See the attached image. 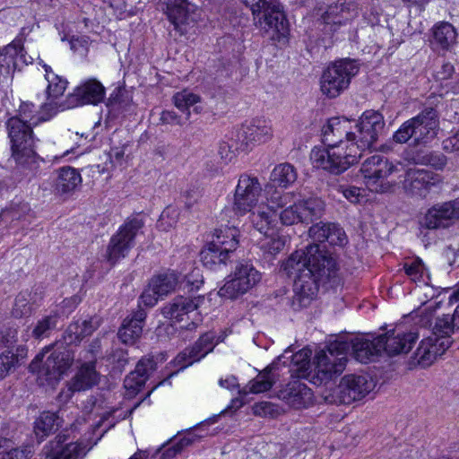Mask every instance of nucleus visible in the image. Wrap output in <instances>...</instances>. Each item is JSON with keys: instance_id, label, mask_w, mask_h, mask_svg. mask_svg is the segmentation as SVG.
Listing matches in <instances>:
<instances>
[{"instance_id": "0e129e2a", "label": "nucleus", "mask_w": 459, "mask_h": 459, "mask_svg": "<svg viewBox=\"0 0 459 459\" xmlns=\"http://www.w3.org/2000/svg\"><path fill=\"white\" fill-rule=\"evenodd\" d=\"M161 449H163V451L159 459H174L181 453L173 442L168 447H165V445H163L160 447V450Z\"/></svg>"}, {"instance_id": "09e8293b", "label": "nucleus", "mask_w": 459, "mask_h": 459, "mask_svg": "<svg viewBox=\"0 0 459 459\" xmlns=\"http://www.w3.org/2000/svg\"><path fill=\"white\" fill-rule=\"evenodd\" d=\"M200 97L186 90L178 91L173 96L174 105L183 113H186V119L190 117V107L200 102Z\"/></svg>"}, {"instance_id": "7ed1b4c3", "label": "nucleus", "mask_w": 459, "mask_h": 459, "mask_svg": "<svg viewBox=\"0 0 459 459\" xmlns=\"http://www.w3.org/2000/svg\"><path fill=\"white\" fill-rule=\"evenodd\" d=\"M351 122L346 118L332 117L323 127L325 148L314 147L310 160L314 167L331 174L340 175L356 164L357 147L351 143Z\"/></svg>"}, {"instance_id": "2eb2a0df", "label": "nucleus", "mask_w": 459, "mask_h": 459, "mask_svg": "<svg viewBox=\"0 0 459 459\" xmlns=\"http://www.w3.org/2000/svg\"><path fill=\"white\" fill-rule=\"evenodd\" d=\"M459 218V203H437L419 220L420 229L436 230L447 227L449 221Z\"/></svg>"}, {"instance_id": "423d86ee", "label": "nucleus", "mask_w": 459, "mask_h": 459, "mask_svg": "<svg viewBox=\"0 0 459 459\" xmlns=\"http://www.w3.org/2000/svg\"><path fill=\"white\" fill-rule=\"evenodd\" d=\"M385 120L382 114L374 110L365 111L351 131V143L357 147L356 163L367 150L376 149L379 135L383 133Z\"/></svg>"}, {"instance_id": "79ce46f5", "label": "nucleus", "mask_w": 459, "mask_h": 459, "mask_svg": "<svg viewBox=\"0 0 459 459\" xmlns=\"http://www.w3.org/2000/svg\"><path fill=\"white\" fill-rule=\"evenodd\" d=\"M82 183L81 174L74 168L63 167L57 171L56 190L60 193H70Z\"/></svg>"}, {"instance_id": "a19ab883", "label": "nucleus", "mask_w": 459, "mask_h": 459, "mask_svg": "<svg viewBox=\"0 0 459 459\" xmlns=\"http://www.w3.org/2000/svg\"><path fill=\"white\" fill-rule=\"evenodd\" d=\"M25 64L32 63V57L28 60L23 54V48L20 40H14L0 50V66L10 68L17 66V61Z\"/></svg>"}, {"instance_id": "6ab92c4d", "label": "nucleus", "mask_w": 459, "mask_h": 459, "mask_svg": "<svg viewBox=\"0 0 459 459\" xmlns=\"http://www.w3.org/2000/svg\"><path fill=\"white\" fill-rule=\"evenodd\" d=\"M221 341L220 338L216 339V335L213 332H207L203 334L190 349H186L176 358L178 364L181 365L179 370L204 358L208 353L213 351L214 347Z\"/></svg>"}, {"instance_id": "37998d69", "label": "nucleus", "mask_w": 459, "mask_h": 459, "mask_svg": "<svg viewBox=\"0 0 459 459\" xmlns=\"http://www.w3.org/2000/svg\"><path fill=\"white\" fill-rule=\"evenodd\" d=\"M180 282V274L175 271H168L152 278L151 286L162 298L173 291Z\"/></svg>"}, {"instance_id": "f8f14e48", "label": "nucleus", "mask_w": 459, "mask_h": 459, "mask_svg": "<svg viewBox=\"0 0 459 459\" xmlns=\"http://www.w3.org/2000/svg\"><path fill=\"white\" fill-rule=\"evenodd\" d=\"M298 178V173L290 163H281L271 172L269 182L264 188L266 201H281L284 189L290 186Z\"/></svg>"}, {"instance_id": "ddd939ff", "label": "nucleus", "mask_w": 459, "mask_h": 459, "mask_svg": "<svg viewBox=\"0 0 459 459\" xmlns=\"http://www.w3.org/2000/svg\"><path fill=\"white\" fill-rule=\"evenodd\" d=\"M324 212V203H293L281 211L278 217L284 225L309 223L321 218Z\"/></svg>"}, {"instance_id": "c9c22d12", "label": "nucleus", "mask_w": 459, "mask_h": 459, "mask_svg": "<svg viewBox=\"0 0 459 459\" xmlns=\"http://www.w3.org/2000/svg\"><path fill=\"white\" fill-rule=\"evenodd\" d=\"M239 230L235 226H221L214 230L212 243L227 252L234 254L238 247Z\"/></svg>"}, {"instance_id": "bb28decb", "label": "nucleus", "mask_w": 459, "mask_h": 459, "mask_svg": "<svg viewBox=\"0 0 459 459\" xmlns=\"http://www.w3.org/2000/svg\"><path fill=\"white\" fill-rule=\"evenodd\" d=\"M381 342L378 336L374 339L368 335L353 338L351 342L353 357L361 363H368L382 351Z\"/></svg>"}, {"instance_id": "c756f323", "label": "nucleus", "mask_w": 459, "mask_h": 459, "mask_svg": "<svg viewBox=\"0 0 459 459\" xmlns=\"http://www.w3.org/2000/svg\"><path fill=\"white\" fill-rule=\"evenodd\" d=\"M143 223L136 218L127 220L117 232V260L125 257L134 246V239Z\"/></svg>"}, {"instance_id": "aec40b11", "label": "nucleus", "mask_w": 459, "mask_h": 459, "mask_svg": "<svg viewBox=\"0 0 459 459\" xmlns=\"http://www.w3.org/2000/svg\"><path fill=\"white\" fill-rule=\"evenodd\" d=\"M105 89L95 79H90L77 86L74 92L67 97L66 107L72 108L85 104L96 105L104 99Z\"/></svg>"}, {"instance_id": "6e6d98bb", "label": "nucleus", "mask_w": 459, "mask_h": 459, "mask_svg": "<svg viewBox=\"0 0 459 459\" xmlns=\"http://www.w3.org/2000/svg\"><path fill=\"white\" fill-rule=\"evenodd\" d=\"M411 137L414 138L410 120L405 121L393 134V140L397 143H405Z\"/></svg>"}, {"instance_id": "680f3d73", "label": "nucleus", "mask_w": 459, "mask_h": 459, "mask_svg": "<svg viewBox=\"0 0 459 459\" xmlns=\"http://www.w3.org/2000/svg\"><path fill=\"white\" fill-rule=\"evenodd\" d=\"M435 309L430 306L427 307L423 311L420 312V319L417 322L421 327H427L430 325V321L432 319Z\"/></svg>"}, {"instance_id": "1a4fd4ad", "label": "nucleus", "mask_w": 459, "mask_h": 459, "mask_svg": "<svg viewBox=\"0 0 459 459\" xmlns=\"http://www.w3.org/2000/svg\"><path fill=\"white\" fill-rule=\"evenodd\" d=\"M65 434L57 435L43 449L45 459H80L86 454V446L78 443L67 442ZM30 450L12 448L1 459H30Z\"/></svg>"}, {"instance_id": "f257e3e1", "label": "nucleus", "mask_w": 459, "mask_h": 459, "mask_svg": "<svg viewBox=\"0 0 459 459\" xmlns=\"http://www.w3.org/2000/svg\"><path fill=\"white\" fill-rule=\"evenodd\" d=\"M282 271L293 280V291L301 305L306 306L317 293L319 284L334 278L336 262L317 244L297 250L282 263Z\"/></svg>"}, {"instance_id": "cd10ccee", "label": "nucleus", "mask_w": 459, "mask_h": 459, "mask_svg": "<svg viewBox=\"0 0 459 459\" xmlns=\"http://www.w3.org/2000/svg\"><path fill=\"white\" fill-rule=\"evenodd\" d=\"M146 317V312L138 308L131 316L125 318L117 336L126 345H134L143 332V323Z\"/></svg>"}, {"instance_id": "3c124183", "label": "nucleus", "mask_w": 459, "mask_h": 459, "mask_svg": "<svg viewBox=\"0 0 459 459\" xmlns=\"http://www.w3.org/2000/svg\"><path fill=\"white\" fill-rule=\"evenodd\" d=\"M285 246V240L281 237H265L260 242V247L264 253L276 255L281 252Z\"/></svg>"}, {"instance_id": "0eeeda50", "label": "nucleus", "mask_w": 459, "mask_h": 459, "mask_svg": "<svg viewBox=\"0 0 459 459\" xmlns=\"http://www.w3.org/2000/svg\"><path fill=\"white\" fill-rule=\"evenodd\" d=\"M346 349V343L335 342L332 343L327 350H320L316 352L313 361L315 384L321 385L343 371L347 362L344 353Z\"/></svg>"}, {"instance_id": "4be33fe9", "label": "nucleus", "mask_w": 459, "mask_h": 459, "mask_svg": "<svg viewBox=\"0 0 459 459\" xmlns=\"http://www.w3.org/2000/svg\"><path fill=\"white\" fill-rule=\"evenodd\" d=\"M156 368L157 363L153 357L142 358L137 362L135 369L130 372L124 380L126 396L134 397Z\"/></svg>"}, {"instance_id": "c85d7f7f", "label": "nucleus", "mask_w": 459, "mask_h": 459, "mask_svg": "<svg viewBox=\"0 0 459 459\" xmlns=\"http://www.w3.org/2000/svg\"><path fill=\"white\" fill-rule=\"evenodd\" d=\"M351 5H352L351 3H341L328 6L321 16L324 23L323 30L326 33H334L340 27L345 25L351 17Z\"/></svg>"}, {"instance_id": "4c0bfd02", "label": "nucleus", "mask_w": 459, "mask_h": 459, "mask_svg": "<svg viewBox=\"0 0 459 459\" xmlns=\"http://www.w3.org/2000/svg\"><path fill=\"white\" fill-rule=\"evenodd\" d=\"M403 159L408 164L430 165L436 169H441L446 164L443 155L424 150L406 151Z\"/></svg>"}, {"instance_id": "5701e85b", "label": "nucleus", "mask_w": 459, "mask_h": 459, "mask_svg": "<svg viewBox=\"0 0 459 459\" xmlns=\"http://www.w3.org/2000/svg\"><path fill=\"white\" fill-rule=\"evenodd\" d=\"M311 239L316 242L327 241L332 246L344 247L348 243V237L344 230L334 222H317L308 230Z\"/></svg>"}, {"instance_id": "393cba45", "label": "nucleus", "mask_w": 459, "mask_h": 459, "mask_svg": "<svg viewBox=\"0 0 459 459\" xmlns=\"http://www.w3.org/2000/svg\"><path fill=\"white\" fill-rule=\"evenodd\" d=\"M441 181L439 174L419 169H409L403 183L404 189L411 195H421V191Z\"/></svg>"}, {"instance_id": "f3484780", "label": "nucleus", "mask_w": 459, "mask_h": 459, "mask_svg": "<svg viewBox=\"0 0 459 459\" xmlns=\"http://www.w3.org/2000/svg\"><path fill=\"white\" fill-rule=\"evenodd\" d=\"M418 337L417 333L407 332L403 326H396L394 329L378 336L379 340L382 341V351H385L390 356L408 352Z\"/></svg>"}, {"instance_id": "bf43d9fd", "label": "nucleus", "mask_w": 459, "mask_h": 459, "mask_svg": "<svg viewBox=\"0 0 459 459\" xmlns=\"http://www.w3.org/2000/svg\"><path fill=\"white\" fill-rule=\"evenodd\" d=\"M292 363L295 365L300 364L299 369L305 376L307 368H309V356L307 351H301L292 355Z\"/></svg>"}, {"instance_id": "a18cd8bd", "label": "nucleus", "mask_w": 459, "mask_h": 459, "mask_svg": "<svg viewBox=\"0 0 459 459\" xmlns=\"http://www.w3.org/2000/svg\"><path fill=\"white\" fill-rule=\"evenodd\" d=\"M27 357L24 346L16 348V352L7 351L0 355V379L4 378L12 368L18 366Z\"/></svg>"}, {"instance_id": "2f4dec72", "label": "nucleus", "mask_w": 459, "mask_h": 459, "mask_svg": "<svg viewBox=\"0 0 459 459\" xmlns=\"http://www.w3.org/2000/svg\"><path fill=\"white\" fill-rule=\"evenodd\" d=\"M166 5V14L175 30H180L181 25L194 21L193 14L195 7L187 0H167Z\"/></svg>"}, {"instance_id": "6e6552de", "label": "nucleus", "mask_w": 459, "mask_h": 459, "mask_svg": "<svg viewBox=\"0 0 459 459\" xmlns=\"http://www.w3.org/2000/svg\"><path fill=\"white\" fill-rule=\"evenodd\" d=\"M32 126L20 117H11L6 123L11 142L12 157L19 164H25L35 158V140Z\"/></svg>"}, {"instance_id": "ea45409f", "label": "nucleus", "mask_w": 459, "mask_h": 459, "mask_svg": "<svg viewBox=\"0 0 459 459\" xmlns=\"http://www.w3.org/2000/svg\"><path fill=\"white\" fill-rule=\"evenodd\" d=\"M278 213L266 203H261L256 211L251 212V221L260 233L266 235L270 226L276 221Z\"/></svg>"}, {"instance_id": "f704fd0d", "label": "nucleus", "mask_w": 459, "mask_h": 459, "mask_svg": "<svg viewBox=\"0 0 459 459\" xmlns=\"http://www.w3.org/2000/svg\"><path fill=\"white\" fill-rule=\"evenodd\" d=\"M232 253L227 252L219 247H213L212 242L208 243L201 251L200 257L203 264L210 270H217L225 266L230 260Z\"/></svg>"}, {"instance_id": "473e14b6", "label": "nucleus", "mask_w": 459, "mask_h": 459, "mask_svg": "<svg viewBox=\"0 0 459 459\" xmlns=\"http://www.w3.org/2000/svg\"><path fill=\"white\" fill-rule=\"evenodd\" d=\"M394 170V166L385 160L383 156L375 154L368 158L361 167L365 178L381 180L386 178Z\"/></svg>"}, {"instance_id": "a211bd4d", "label": "nucleus", "mask_w": 459, "mask_h": 459, "mask_svg": "<svg viewBox=\"0 0 459 459\" xmlns=\"http://www.w3.org/2000/svg\"><path fill=\"white\" fill-rule=\"evenodd\" d=\"M409 120L413 130L414 141L418 143H426L436 137L438 129V119L434 108H425Z\"/></svg>"}, {"instance_id": "7c9ffc66", "label": "nucleus", "mask_w": 459, "mask_h": 459, "mask_svg": "<svg viewBox=\"0 0 459 459\" xmlns=\"http://www.w3.org/2000/svg\"><path fill=\"white\" fill-rule=\"evenodd\" d=\"M99 374L95 370L92 361L83 363L74 377L68 383V395L74 392H82L91 389L98 384Z\"/></svg>"}, {"instance_id": "5fc2aeb1", "label": "nucleus", "mask_w": 459, "mask_h": 459, "mask_svg": "<svg viewBox=\"0 0 459 459\" xmlns=\"http://www.w3.org/2000/svg\"><path fill=\"white\" fill-rule=\"evenodd\" d=\"M406 274L411 281H417L422 278L424 273V264L421 260L415 259L410 263H405L403 265Z\"/></svg>"}, {"instance_id": "052dcab7", "label": "nucleus", "mask_w": 459, "mask_h": 459, "mask_svg": "<svg viewBox=\"0 0 459 459\" xmlns=\"http://www.w3.org/2000/svg\"><path fill=\"white\" fill-rule=\"evenodd\" d=\"M160 120L162 124L181 126L183 121L174 111L164 110L160 114Z\"/></svg>"}, {"instance_id": "4d7b16f0", "label": "nucleus", "mask_w": 459, "mask_h": 459, "mask_svg": "<svg viewBox=\"0 0 459 459\" xmlns=\"http://www.w3.org/2000/svg\"><path fill=\"white\" fill-rule=\"evenodd\" d=\"M160 299H163L158 295L153 290V287L149 283L148 288L144 290L139 299V303L146 307H152L156 305Z\"/></svg>"}, {"instance_id": "49530a36", "label": "nucleus", "mask_w": 459, "mask_h": 459, "mask_svg": "<svg viewBox=\"0 0 459 459\" xmlns=\"http://www.w3.org/2000/svg\"><path fill=\"white\" fill-rule=\"evenodd\" d=\"M55 114H50V110H42V105L40 106V111L35 110V106L32 103H22L19 108L20 117L25 121V123L37 126L42 121L50 119Z\"/></svg>"}, {"instance_id": "58836bf2", "label": "nucleus", "mask_w": 459, "mask_h": 459, "mask_svg": "<svg viewBox=\"0 0 459 459\" xmlns=\"http://www.w3.org/2000/svg\"><path fill=\"white\" fill-rule=\"evenodd\" d=\"M62 419L56 412L43 411L34 422V432L41 440L62 426Z\"/></svg>"}, {"instance_id": "f03ea898", "label": "nucleus", "mask_w": 459, "mask_h": 459, "mask_svg": "<svg viewBox=\"0 0 459 459\" xmlns=\"http://www.w3.org/2000/svg\"><path fill=\"white\" fill-rule=\"evenodd\" d=\"M100 325V320L96 316L78 320L68 326L63 340L56 341L39 353L29 368L30 372L37 373L40 385L56 384L74 361V352L71 345L80 343L83 338L91 335Z\"/></svg>"}, {"instance_id": "774afa93", "label": "nucleus", "mask_w": 459, "mask_h": 459, "mask_svg": "<svg viewBox=\"0 0 459 459\" xmlns=\"http://www.w3.org/2000/svg\"><path fill=\"white\" fill-rule=\"evenodd\" d=\"M254 413L260 416H265L272 411V405L270 403L262 402L254 405Z\"/></svg>"}, {"instance_id": "20e7f679", "label": "nucleus", "mask_w": 459, "mask_h": 459, "mask_svg": "<svg viewBox=\"0 0 459 459\" xmlns=\"http://www.w3.org/2000/svg\"><path fill=\"white\" fill-rule=\"evenodd\" d=\"M253 15L254 23L272 40L281 41L288 34V21L277 0H242Z\"/></svg>"}, {"instance_id": "a878e982", "label": "nucleus", "mask_w": 459, "mask_h": 459, "mask_svg": "<svg viewBox=\"0 0 459 459\" xmlns=\"http://www.w3.org/2000/svg\"><path fill=\"white\" fill-rule=\"evenodd\" d=\"M279 397L295 409L307 407L312 403L313 393L299 380H293L280 391Z\"/></svg>"}, {"instance_id": "9d476101", "label": "nucleus", "mask_w": 459, "mask_h": 459, "mask_svg": "<svg viewBox=\"0 0 459 459\" xmlns=\"http://www.w3.org/2000/svg\"><path fill=\"white\" fill-rule=\"evenodd\" d=\"M375 382L366 375L344 376L340 384L325 396L329 403L350 404L361 400L375 388Z\"/></svg>"}, {"instance_id": "e2e57ef3", "label": "nucleus", "mask_w": 459, "mask_h": 459, "mask_svg": "<svg viewBox=\"0 0 459 459\" xmlns=\"http://www.w3.org/2000/svg\"><path fill=\"white\" fill-rule=\"evenodd\" d=\"M443 148L449 152L459 151V131L455 135L443 141Z\"/></svg>"}, {"instance_id": "c03bdc74", "label": "nucleus", "mask_w": 459, "mask_h": 459, "mask_svg": "<svg viewBox=\"0 0 459 459\" xmlns=\"http://www.w3.org/2000/svg\"><path fill=\"white\" fill-rule=\"evenodd\" d=\"M219 417H220V415H214V416L204 420L203 422L196 425L193 429H188L186 432L185 436L182 437L180 439H178V441H172V442L176 445V446L179 449V451L182 452L185 447L190 446L196 440H199L202 437H204L205 436H207L208 432H204V428L205 426L215 423Z\"/></svg>"}, {"instance_id": "8fccbe9b", "label": "nucleus", "mask_w": 459, "mask_h": 459, "mask_svg": "<svg viewBox=\"0 0 459 459\" xmlns=\"http://www.w3.org/2000/svg\"><path fill=\"white\" fill-rule=\"evenodd\" d=\"M57 315H48L39 320L32 331V336L35 339H43L48 337L51 331L56 327Z\"/></svg>"}, {"instance_id": "412c9836", "label": "nucleus", "mask_w": 459, "mask_h": 459, "mask_svg": "<svg viewBox=\"0 0 459 459\" xmlns=\"http://www.w3.org/2000/svg\"><path fill=\"white\" fill-rule=\"evenodd\" d=\"M451 343L452 341L448 339L438 342L437 337L428 336L420 342L412 357V362L422 368L429 367L450 347Z\"/></svg>"}, {"instance_id": "de8ad7c7", "label": "nucleus", "mask_w": 459, "mask_h": 459, "mask_svg": "<svg viewBox=\"0 0 459 459\" xmlns=\"http://www.w3.org/2000/svg\"><path fill=\"white\" fill-rule=\"evenodd\" d=\"M273 383L274 379L271 374V370L267 368L264 372L251 380L242 393L246 394L247 393L259 394L266 392L271 389Z\"/></svg>"}, {"instance_id": "4468645a", "label": "nucleus", "mask_w": 459, "mask_h": 459, "mask_svg": "<svg viewBox=\"0 0 459 459\" xmlns=\"http://www.w3.org/2000/svg\"><path fill=\"white\" fill-rule=\"evenodd\" d=\"M42 66L45 70V78L48 82L47 101L42 104V110L48 109L50 110V114L56 115L60 110L69 108L66 107L67 100L65 102L59 100L66 89L67 81L55 74L49 65L42 64Z\"/></svg>"}, {"instance_id": "e433bc0d", "label": "nucleus", "mask_w": 459, "mask_h": 459, "mask_svg": "<svg viewBox=\"0 0 459 459\" xmlns=\"http://www.w3.org/2000/svg\"><path fill=\"white\" fill-rule=\"evenodd\" d=\"M457 33L449 22H440L432 29L431 45L443 50H448L455 43Z\"/></svg>"}, {"instance_id": "603ef678", "label": "nucleus", "mask_w": 459, "mask_h": 459, "mask_svg": "<svg viewBox=\"0 0 459 459\" xmlns=\"http://www.w3.org/2000/svg\"><path fill=\"white\" fill-rule=\"evenodd\" d=\"M32 310L31 305L30 304L25 294H19L14 302L13 308V315L14 317L21 318L30 315Z\"/></svg>"}, {"instance_id": "864d4df0", "label": "nucleus", "mask_w": 459, "mask_h": 459, "mask_svg": "<svg viewBox=\"0 0 459 459\" xmlns=\"http://www.w3.org/2000/svg\"><path fill=\"white\" fill-rule=\"evenodd\" d=\"M179 283H184V289L188 290H197L203 285V275L199 269L195 268L191 273L184 276L183 280L180 279Z\"/></svg>"}, {"instance_id": "13d9d810", "label": "nucleus", "mask_w": 459, "mask_h": 459, "mask_svg": "<svg viewBox=\"0 0 459 459\" xmlns=\"http://www.w3.org/2000/svg\"><path fill=\"white\" fill-rule=\"evenodd\" d=\"M339 190L342 193L343 197H345L346 199L355 197L356 199L359 200V198H363L367 193V189L357 187L354 186H341Z\"/></svg>"}, {"instance_id": "69168bd1", "label": "nucleus", "mask_w": 459, "mask_h": 459, "mask_svg": "<svg viewBox=\"0 0 459 459\" xmlns=\"http://www.w3.org/2000/svg\"><path fill=\"white\" fill-rule=\"evenodd\" d=\"M454 73V66L450 63H445L442 65L440 70L437 71L436 77L438 81H444L448 79Z\"/></svg>"}, {"instance_id": "72a5a7b5", "label": "nucleus", "mask_w": 459, "mask_h": 459, "mask_svg": "<svg viewBox=\"0 0 459 459\" xmlns=\"http://www.w3.org/2000/svg\"><path fill=\"white\" fill-rule=\"evenodd\" d=\"M262 193L264 194V189L258 178L243 174L236 186L234 201H257Z\"/></svg>"}, {"instance_id": "dca6fc26", "label": "nucleus", "mask_w": 459, "mask_h": 459, "mask_svg": "<svg viewBox=\"0 0 459 459\" xmlns=\"http://www.w3.org/2000/svg\"><path fill=\"white\" fill-rule=\"evenodd\" d=\"M237 137L246 148L264 143L273 137L272 124L264 118H255L241 126Z\"/></svg>"}, {"instance_id": "b1692460", "label": "nucleus", "mask_w": 459, "mask_h": 459, "mask_svg": "<svg viewBox=\"0 0 459 459\" xmlns=\"http://www.w3.org/2000/svg\"><path fill=\"white\" fill-rule=\"evenodd\" d=\"M199 301L200 297L177 296L163 306L161 314L164 317L175 320L176 322L183 321L185 316L190 319V314L192 313H195L199 317V315L195 312L199 307Z\"/></svg>"}, {"instance_id": "39448f33", "label": "nucleus", "mask_w": 459, "mask_h": 459, "mask_svg": "<svg viewBox=\"0 0 459 459\" xmlns=\"http://www.w3.org/2000/svg\"><path fill=\"white\" fill-rule=\"evenodd\" d=\"M359 66L355 60L340 59L331 63L320 78V89L328 98H336L351 84V79L359 73Z\"/></svg>"}, {"instance_id": "9b49d317", "label": "nucleus", "mask_w": 459, "mask_h": 459, "mask_svg": "<svg viewBox=\"0 0 459 459\" xmlns=\"http://www.w3.org/2000/svg\"><path fill=\"white\" fill-rule=\"evenodd\" d=\"M261 280V273L249 261H240L237 264L232 278L220 289L219 294L228 299H236L246 293Z\"/></svg>"}, {"instance_id": "338daca9", "label": "nucleus", "mask_w": 459, "mask_h": 459, "mask_svg": "<svg viewBox=\"0 0 459 459\" xmlns=\"http://www.w3.org/2000/svg\"><path fill=\"white\" fill-rule=\"evenodd\" d=\"M219 385L221 387L231 390V391L238 388V379L234 376H229L226 378H221L219 380Z\"/></svg>"}]
</instances>
